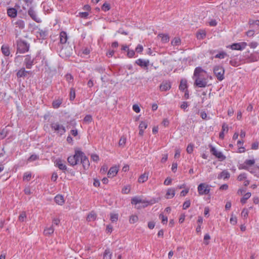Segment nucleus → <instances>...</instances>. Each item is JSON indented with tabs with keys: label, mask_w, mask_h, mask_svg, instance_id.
Returning a JSON list of instances; mask_svg holds the SVG:
<instances>
[{
	"label": "nucleus",
	"mask_w": 259,
	"mask_h": 259,
	"mask_svg": "<svg viewBox=\"0 0 259 259\" xmlns=\"http://www.w3.org/2000/svg\"><path fill=\"white\" fill-rule=\"evenodd\" d=\"M63 122V120H60L59 121L56 120L52 121L50 124L52 131L60 136L64 134L66 130Z\"/></svg>",
	"instance_id": "f257e3e1"
},
{
	"label": "nucleus",
	"mask_w": 259,
	"mask_h": 259,
	"mask_svg": "<svg viewBox=\"0 0 259 259\" xmlns=\"http://www.w3.org/2000/svg\"><path fill=\"white\" fill-rule=\"evenodd\" d=\"M82 152L79 150H75V154L73 156H70L67 158L68 163L71 165H75L79 161L81 156Z\"/></svg>",
	"instance_id": "f03ea898"
},
{
	"label": "nucleus",
	"mask_w": 259,
	"mask_h": 259,
	"mask_svg": "<svg viewBox=\"0 0 259 259\" xmlns=\"http://www.w3.org/2000/svg\"><path fill=\"white\" fill-rule=\"evenodd\" d=\"M213 72L219 80L221 81L224 79L225 70L222 66H215L213 68Z\"/></svg>",
	"instance_id": "7ed1b4c3"
},
{
	"label": "nucleus",
	"mask_w": 259,
	"mask_h": 259,
	"mask_svg": "<svg viewBox=\"0 0 259 259\" xmlns=\"http://www.w3.org/2000/svg\"><path fill=\"white\" fill-rule=\"evenodd\" d=\"M210 190L209 186L205 183H201L198 186V192L201 195L208 194Z\"/></svg>",
	"instance_id": "20e7f679"
},
{
	"label": "nucleus",
	"mask_w": 259,
	"mask_h": 259,
	"mask_svg": "<svg viewBox=\"0 0 259 259\" xmlns=\"http://www.w3.org/2000/svg\"><path fill=\"white\" fill-rule=\"evenodd\" d=\"M210 147V152L212 155L215 156L217 158L219 159L220 161H223L226 159V156L223 155V154L220 151H218L214 147L211 145Z\"/></svg>",
	"instance_id": "39448f33"
},
{
	"label": "nucleus",
	"mask_w": 259,
	"mask_h": 259,
	"mask_svg": "<svg viewBox=\"0 0 259 259\" xmlns=\"http://www.w3.org/2000/svg\"><path fill=\"white\" fill-rule=\"evenodd\" d=\"M54 165L59 169L65 171L67 169L65 162L60 158H57L54 161Z\"/></svg>",
	"instance_id": "423d86ee"
},
{
	"label": "nucleus",
	"mask_w": 259,
	"mask_h": 259,
	"mask_svg": "<svg viewBox=\"0 0 259 259\" xmlns=\"http://www.w3.org/2000/svg\"><path fill=\"white\" fill-rule=\"evenodd\" d=\"M203 73H206V71L201 67H197L194 70L193 77L195 78V79L198 78V77L200 78H204Z\"/></svg>",
	"instance_id": "0eeeda50"
},
{
	"label": "nucleus",
	"mask_w": 259,
	"mask_h": 259,
	"mask_svg": "<svg viewBox=\"0 0 259 259\" xmlns=\"http://www.w3.org/2000/svg\"><path fill=\"white\" fill-rule=\"evenodd\" d=\"M207 79L205 78H200L198 77L195 79L194 85L199 88H204L207 85Z\"/></svg>",
	"instance_id": "6e6552de"
},
{
	"label": "nucleus",
	"mask_w": 259,
	"mask_h": 259,
	"mask_svg": "<svg viewBox=\"0 0 259 259\" xmlns=\"http://www.w3.org/2000/svg\"><path fill=\"white\" fill-rule=\"evenodd\" d=\"M171 88V82L169 80H164L162 82L159 86V90L161 92L167 91Z\"/></svg>",
	"instance_id": "1a4fd4ad"
},
{
	"label": "nucleus",
	"mask_w": 259,
	"mask_h": 259,
	"mask_svg": "<svg viewBox=\"0 0 259 259\" xmlns=\"http://www.w3.org/2000/svg\"><path fill=\"white\" fill-rule=\"evenodd\" d=\"M155 202V201H151L150 202L145 201L144 200H142L141 199L137 197H134L132 199V203L133 204H137L140 203H144L145 205H143V207L147 206L149 204H152Z\"/></svg>",
	"instance_id": "9d476101"
},
{
	"label": "nucleus",
	"mask_w": 259,
	"mask_h": 259,
	"mask_svg": "<svg viewBox=\"0 0 259 259\" xmlns=\"http://www.w3.org/2000/svg\"><path fill=\"white\" fill-rule=\"evenodd\" d=\"M80 160L81 163L82 164L83 168L85 169H88L90 166L89 160L82 152Z\"/></svg>",
	"instance_id": "9b49d317"
},
{
	"label": "nucleus",
	"mask_w": 259,
	"mask_h": 259,
	"mask_svg": "<svg viewBox=\"0 0 259 259\" xmlns=\"http://www.w3.org/2000/svg\"><path fill=\"white\" fill-rule=\"evenodd\" d=\"M32 74V72L31 71L26 70L23 67L18 71L16 75L18 78H21L25 77L27 75H31Z\"/></svg>",
	"instance_id": "f8f14e48"
},
{
	"label": "nucleus",
	"mask_w": 259,
	"mask_h": 259,
	"mask_svg": "<svg viewBox=\"0 0 259 259\" xmlns=\"http://www.w3.org/2000/svg\"><path fill=\"white\" fill-rule=\"evenodd\" d=\"M28 15L35 22L40 23L41 22V19L38 17L35 12L32 9H30L28 11Z\"/></svg>",
	"instance_id": "ddd939ff"
},
{
	"label": "nucleus",
	"mask_w": 259,
	"mask_h": 259,
	"mask_svg": "<svg viewBox=\"0 0 259 259\" xmlns=\"http://www.w3.org/2000/svg\"><path fill=\"white\" fill-rule=\"evenodd\" d=\"M247 43L245 42H241L239 43H234L232 45L227 47L230 49H244L247 46Z\"/></svg>",
	"instance_id": "4468645a"
},
{
	"label": "nucleus",
	"mask_w": 259,
	"mask_h": 259,
	"mask_svg": "<svg viewBox=\"0 0 259 259\" xmlns=\"http://www.w3.org/2000/svg\"><path fill=\"white\" fill-rule=\"evenodd\" d=\"M54 200H55V202L59 205H62L65 203V200H64V197L62 195H60V194L57 195L55 197Z\"/></svg>",
	"instance_id": "2eb2a0df"
},
{
	"label": "nucleus",
	"mask_w": 259,
	"mask_h": 259,
	"mask_svg": "<svg viewBox=\"0 0 259 259\" xmlns=\"http://www.w3.org/2000/svg\"><path fill=\"white\" fill-rule=\"evenodd\" d=\"M58 53L59 56L63 58H66L70 56V50H59Z\"/></svg>",
	"instance_id": "dca6fc26"
},
{
	"label": "nucleus",
	"mask_w": 259,
	"mask_h": 259,
	"mask_svg": "<svg viewBox=\"0 0 259 259\" xmlns=\"http://www.w3.org/2000/svg\"><path fill=\"white\" fill-rule=\"evenodd\" d=\"M148 124L145 121H141L139 126V135L142 136L144 134V130L147 127Z\"/></svg>",
	"instance_id": "f3484780"
},
{
	"label": "nucleus",
	"mask_w": 259,
	"mask_h": 259,
	"mask_svg": "<svg viewBox=\"0 0 259 259\" xmlns=\"http://www.w3.org/2000/svg\"><path fill=\"white\" fill-rule=\"evenodd\" d=\"M157 37L161 38V41L163 43L167 42L169 40V36L167 34L159 33Z\"/></svg>",
	"instance_id": "a211bd4d"
},
{
	"label": "nucleus",
	"mask_w": 259,
	"mask_h": 259,
	"mask_svg": "<svg viewBox=\"0 0 259 259\" xmlns=\"http://www.w3.org/2000/svg\"><path fill=\"white\" fill-rule=\"evenodd\" d=\"M67 33L65 31H61L60 33V41L62 44H65L67 40Z\"/></svg>",
	"instance_id": "6ab92c4d"
},
{
	"label": "nucleus",
	"mask_w": 259,
	"mask_h": 259,
	"mask_svg": "<svg viewBox=\"0 0 259 259\" xmlns=\"http://www.w3.org/2000/svg\"><path fill=\"white\" fill-rule=\"evenodd\" d=\"M7 14L11 18H15L17 15V11L15 8H9L7 10Z\"/></svg>",
	"instance_id": "aec40b11"
},
{
	"label": "nucleus",
	"mask_w": 259,
	"mask_h": 259,
	"mask_svg": "<svg viewBox=\"0 0 259 259\" xmlns=\"http://www.w3.org/2000/svg\"><path fill=\"white\" fill-rule=\"evenodd\" d=\"M230 173L226 170H223L218 176L219 179H229L230 178Z\"/></svg>",
	"instance_id": "412c9836"
},
{
	"label": "nucleus",
	"mask_w": 259,
	"mask_h": 259,
	"mask_svg": "<svg viewBox=\"0 0 259 259\" xmlns=\"http://www.w3.org/2000/svg\"><path fill=\"white\" fill-rule=\"evenodd\" d=\"M33 65V61L30 58L27 57L25 60V65L27 69H31Z\"/></svg>",
	"instance_id": "4be33fe9"
},
{
	"label": "nucleus",
	"mask_w": 259,
	"mask_h": 259,
	"mask_svg": "<svg viewBox=\"0 0 259 259\" xmlns=\"http://www.w3.org/2000/svg\"><path fill=\"white\" fill-rule=\"evenodd\" d=\"M175 195V190L174 189H168L166 192L165 195V198L166 199H169L174 197Z\"/></svg>",
	"instance_id": "5701e85b"
},
{
	"label": "nucleus",
	"mask_w": 259,
	"mask_h": 259,
	"mask_svg": "<svg viewBox=\"0 0 259 259\" xmlns=\"http://www.w3.org/2000/svg\"><path fill=\"white\" fill-rule=\"evenodd\" d=\"M54 232V229L53 227L52 226L50 227L46 228L44 230V234L46 236H49L51 235L52 234H53Z\"/></svg>",
	"instance_id": "b1692460"
},
{
	"label": "nucleus",
	"mask_w": 259,
	"mask_h": 259,
	"mask_svg": "<svg viewBox=\"0 0 259 259\" xmlns=\"http://www.w3.org/2000/svg\"><path fill=\"white\" fill-rule=\"evenodd\" d=\"M254 163H255V161L253 159H252V160H251V159L246 160L244 162V163L246 165H243V166H242L241 168L247 170L248 169V167L247 166V165H252ZM239 169H241V167H239Z\"/></svg>",
	"instance_id": "393cba45"
},
{
	"label": "nucleus",
	"mask_w": 259,
	"mask_h": 259,
	"mask_svg": "<svg viewBox=\"0 0 259 259\" xmlns=\"http://www.w3.org/2000/svg\"><path fill=\"white\" fill-rule=\"evenodd\" d=\"M136 63L141 67H147L148 65L149 61L139 59L136 61Z\"/></svg>",
	"instance_id": "a878e982"
},
{
	"label": "nucleus",
	"mask_w": 259,
	"mask_h": 259,
	"mask_svg": "<svg viewBox=\"0 0 259 259\" xmlns=\"http://www.w3.org/2000/svg\"><path fill=\"white\" fill-rule=\"evenodd\" d=\"M206 36V32L203 30H199L196 33V37L199 39H203Z\"/></svg>",
	"instance_id": "bb28decb"
},
{
	"label": "nucleus",
	"mask_w": 259,
	"mask_h": 259,
	"mask_svg": "<svg viewBox=\"0 0 259 259\" xmlns=\"http://www.w3.org/2000/svg\"><path fill=\"white\" fill-rule=\"evenodd\" d=\"M96 218L97 214H96V213H95L93 211H92L88 214L87 218V220L89 222L94 221L96 219Z\"/></svg>",
	"instance_id": "cd10ccee"
},
{
	"label": "nucleus",
	"mask_w": 259,
	"mask_h": 259,
	"mask_svg": "<svg viewBox=\"0 0 259 259\" xmlns=\"http://www.w3.org/2000/svg\"><path fill=\"white\" fill-rule=\"evenodd\" d=\"M62 103V99H58L57 100H54L52 103V107L54 108L57 109L59 108L61 104Z\"/></svg>",
	"instance_id": "c85d7f7f"
},
{
	"label": "nucleus",
	"mask_w": 259,
	"mask_h": 259,
	"mask_svg": "<svg viewBox=\"0 0 259 259\" xmlns=\"http://www.w3.org/2000/svg\"><path fill=\"white\" fill-rule=\"evenodd\" d=\"M173 47L179 46L181 44V39L179 37H175L171 41Z\"/></svg>",
	"instance_id": "c756f323"
},
{
	"label": "nucleus",
	"mask_w": 259,
	"mask_h": 259,
	"mask_svg": "<svg viewBox=\"0 0 259 259\" xmlns=\"http://www.w3.org/2000/svg\"><path fill=\"white\" fill-rule=\"evenodd\" d=\"M31 173L29 171H27L24 174L23 180L24 181L28 182L31 180Z\"/></svg>",
	"instance_id": "7c9ffc66"
},
{
	"label": "nucleus",
	"mask_w": 259,
	"mask_h": 259,
	"mask_svg": "<svg viewBox=\"0 0 259 259\" xmlns=\"http://www.w3.org/2000/svg\"><path fill=\"white\" fill-rule=\"evenodd\" d=\"M8 131L6 128H5L0 131V139H4L8 135Z\"/></svg>",
	"instance_id": "2f4dec72"
},
{
	"label": "nucleus",
	"mask_w": 259,
	"mask_h": 259,
	"mask_svg": "<svg viewBox=\"0 0 259 259\" xmlns=\"http://www.w3.org/2000/svg\"><path fill=\"white\" fill-rule=\"evenodd\" d=\"M16 26L18 27L19 29H23L25 27V23L24 21L22 20H19L16 22Z\"/></svg>",
	"instance_id": "473e14b6"
},
{
	"label": "nucleus",
	"mask_w": 259,
	"mask_h": 259,
	"mask_svg": "<svg viewBox=\"0 0 259 259\" xmlns=\"http://www.w3.org/2000/svg\"><path fill=\"white\" fill-rule=\"evenodd\" d=\"M77 53L81 57H84L85 55H88L90 53V50H78Z\"/></svg>",
	"instance_id": "72a5a7b5"
},
{
	"label": "nucleus",
	"mask_w": 259,
	"mask_h": 259,
	"mask_svg": "<svg viewBox=\"0 0 259 259\" xmlns=\"http://www.w3.org/2000/svg\"><path fill=\"white\" fill-rule=\"evenodd\" d=\"M148 180V175L144 174L142 175L138 179L139 183H144Z\"/></svg>",
	"instance_id": "f704fd0d"
},
{
	"label": "nucleus",
	"mask_w": 259,
	"mask_h": 259,
	"mask_svg": "<svg viewBox=\"0 0 259 259\" xmlns=\"http://www.w3.org/2000/svg\"><path fill=\"white\" fill-rule=\"evenodd\" d=\"M251 196V193L249 192L246 193L243 197L241 199V202L243 204L245 203L246 200L250 198Z\"/></svg>",
	"instance_id": "c9c22d12"
},
{
	"label": "nucleus",
	"mask_w": 259,
	"mask_h": 259,
	"mask_svg": "<svg viewBox=\"0 0 259 259\" xmlns=\"http://www.w3.org/2000/svg\"><path fill=\"white\" fill-rule=\"evenodd\" d=\"M26 218V213L25 211H22L20 213L19 217L18 220L20 222H24Z\"/></svg>",
	"instance_id": "e433bc0d"
},
{
	"label": "nucleus",
	"mask_w": 259,
	"mask_h": 259,
	"mask_svg": "<svg viewBox=\"0 0 259 259\" xmlns=\"http://www.w3.org/2000/svg\"><path fill=\"white\" fill-rule=\"evenodd\" d=\"M187 88V81L185 80H182L179 86V89L184 91Z\"/></svg>",
	"instance_id": "4c0bfd02"
},
{
	"label": "nucleus",
	"mask_w": 259,
	"mask_h": 259,
	"mask_svg": "<svg viewBox=\"0 0 259 259\" xmlns=\"http://www.w3.org/2000/svg\"><path fill=\"white\" fill-rule=\"evenodd\" d=\"M112 253L109 250H105L103 255L104 259H111Z\"/></svg>",
	"instance_id": "58836bf2"
},
{
	"label": "nucleus",
	"mask_w": 259,
	"mask_h": 259,
	"mask_svg": "<svg viewBox=\"0 0 259 259\" xmlns=\"http://www.w3.org/2000/svg\"><path fill=\"white\" fill-rule=\"evenodd\" d=\"M138 221V217L136 215H132L130 218V223L134 224Z\"/></svg>",
	"instance_id": "ea45409f"
},
{
	"label": "nucleus",
	"mask_w": 259,
	"mask_h": 259,
	"mask_svg": "<svg viewBox=\"0 0 259 259\" xmlns=\"http://www.w3.org/2000/svg\"><path fill=\"white\" fill-rule=\"evenodd\" d=\"M227 54L224 52H221V53L217 54L214 57L216 58L223 59L227 56Z\"/></svg>",
	"instance_id": "a19ab883"
},
{
	"label": "nucleus",
	"mask_w": 259,
	"mask_h": 259,
	"mask_svg": "<svg viewBox=\"0 0 259 259\" xmlns=\"http://www.w3.org/2000/svg\"><path fill=\"white\" fill-rule=\"evenodd\" d=\"M110 9V5L107 3H104L101 7V9L104 12L109 10Z\"/></svg>",
	"instance_id": "79ce46f5"
},
{
	"label": "nucleus",
	"mask_w": 259,
	"mask_h": 259,
	"mask_svg": "<svg viewBox=\"0 0 259 259\" xmlns=\"http://www.w3.org/2000/svg\"><path fill=\"white\" fill-rule=\"evenodd\" d=\"M75 98V92L74 89H71L70 91V100H73Z\"/></svg>",
	"instance_id": "37998d69"
},
{
	"label": "nucleus",
	"mask_w": 259,
	"mask_h": 259,
	"mask_svg": "<svg viewBox=\"0 0 259 259\" xmlns=\"http://www.w3.org/2000/svg\"><path fill=\"white\" fill-rule=\"evenodd\" d=\"M131 188L129 185L124 186L122 189V193L123 194H128L130 191Z\"/></svg>",
	"instance_id": "c03bdc74"
},
{
	"label": "nucleus",
	"mask_w": 259,
	"mask_h": 259,
	"mask_svg": "<svg viewBox=\"0 0 259 259\" xmlns=\"http://www.w3.org/2000/svg\"><path fill=\"white\" fill-rule=\"evenodd\" d=\"M126 142V138L125 137H121L119 141L118 145L120 147H123Z\"/></svg>",
	"instance_id": "a18cd8bd"
},
{
	"label": "nucleus",
	"mask_w": 259,
	"mask_h": 259,
	"mask_svg": "<svg viewBox=\"0 0 259 259\" xmlns=\"http://www.w3.org/2000/svg\"><path fill=\"white\" fill-rule=\"evenodd\" d=\"M83 120L85 122H91L92 121V117L90 115H87L84 117Z\"/></svg>",
	"instance_id": "49530a36"
},
{
	"label": "nucleus",
	"mask_w": 259,
	"mask_h": 259,
	"mask_svg": "<svg viewBox=\"0 0 259 259\" xmlns=\"http://www.w3.org/2000/svg\"><path fill=\"white\" fill-rule=\"evenodd\" d=\"M91 159L95 162H98L99 160V157L96 154H92L91 156Z\"/></svg>",
	"instance_id": "de8ad7c7"
},
{
	"label": "nucleus",
	"mask_w": 259,
	"mask_h": 259,
	"mask_svg": "<svg viewBox=\"0 0 259 259\" xmlns=\"http://www.w3.org/2000/svg\"><path fill=\"white\" fill-rule=\"evenodd\" d=\"M193 145L192 144H190L188 145V146H187V153H192L193 151Z\"/></svg>",
	"instance_id": "09e8293b"
},
{
	"label": "nucleus",
	"mask_w": 259,
	"mask_h": 259,
	"mask_svg": "<svg viewBox=\"0 0 259 259\" xmlns=\"http://www.w3.org/2000/svg\"><path fill=\"white\" fill-rule=\"evenodd\" d=\"M65 78H66V80L68 82H71L73 80V76L70 74H67L65 75Z\"/></svg>",
	"instance_id": "8fccbe9b"
},
{
	"label": "nucleus",
	"mask_w": 259,
	"mask_h": 259,
	"mask_svg": "<svg viewBox=\"0 0 259 259\" xmlns=\"http://www.w3.org/2000/svg\"><path fill=\"white\" fill-rule=\"evenodd\" d=\"M135 52L134 50H127V55L128 57H133L135 55Z\"/></svg>",
	"instance_id": "3c124183"
},
{
	"label": "nucleus",
	"mask_w": 259,
	"mask_h": 259,
	"mask_svg": "<svg viewBox=\"0 0 259 259\" xmlns=\"http://www.w3.org/2000/svg\"><path fill=\"white\" fill-rule=\"evenodd\" d=\"M190 204H191V202H190V200H187L185 202H184L183 205V209H186L187 208H188L190 206Z\"/></svg>",
	"instance_id": "603ef678"
},
{
	"label": "nucleus",
	"mask_w": 259,
	"mask_h": 259,
	"mask_svg": "<svg viewBox=\"0 0 259 259\" xmlns=\"http://www.w3.org/2000/svg\"><path fill=\"white\" fill-rule=\"evenodd\" d=\"M159 218L161 219L162 223L163 224H166L167 223V217H165L162 214H160L159 215Z\"/></svg>",
	"instance_id": "864d4df0"
},
{
	"label": "nucleus",
	"mask_w": 259,
	"mask_h": 259,
	"mask_svg": "<svg viewBox=\"0 0 259 259\" xmlns=\"http://www.w3.org/2000/svg\"><path fill=\"white\" fill-rule=\"evenodd\" d=\"M246 178V174L243 173V174H240L238 176V177L237 178V179H238V180H239L240 181H241L243 180L244 179H245Z\"/></svg>",
	"instance_id": "5fc2aeb1"
},
{
	"label": "nucleus",
	"mask_w": 259,
	"mask_h": 259,
	"mask_svg": "<svg viewBox=\"0 0 259 259\" xmlns=\"http://www.w3.org/2000/svg\"><path fill=\"white\" fill-rule=\"evenodd\" d=\"M38 159V157L36 155H32L30 156V157L28 158V160L29 161H33Z\"/></svg>",
	"instance_id": "6e6d98bb"
},
{
	"label": "nucleus",
	"mask_w": 259,
	"mask_h": 259,
	"mask_svg": "<svg viewBox=\"0 0 259 259\" xmlns=\"http://www.w3.org/2000/svg\"><path fill=\"white\" fill-rule=\"evenodd\" d=\"M249 24L250 25H256L259 26V20H249Z\"/></svg>",
	"instance_id": "4d7b16f0"
},
{
	"label": "nucleus",
	"mask_w": 259,
	"mask_h": 259,
	"mask_svg": "<svg viewBox=\"0 0 259 259\" xmlns=\"http://www.w3.org/2000/svg\"><path fill=\"white\" fill-rule=\"evenodd\" d=\"M133 109L136 113H139L140 112V108L137 104H135L133 106Z\"/></svg>",
	"instance_id": "13d9d810"
},
{
	"label": "nucleus",
	"mask_w": 259,
	"mask_h": 259,
	"mask_svg": "<svg viewBox=\"0 0 259 259\" xmlns=\"http://www.w3.org/2000/svg\"><path fill=\"white\" fill-rule=\"evenodd\" d=\"M210 237L209 234H206L204 235V243L205 244L207 245L208 244V242H207V240L210 239Z\"/></svg>",
	"instance_id": "bf43d9fd"
},
{
	"label": "nucleus",
	"mask_w": 259,
	"mask_h": 259,
	"mask_svg": "<svg viewBox=\"0 0 259 259\" xmlns=\"http://www.w3.org/2000/svg\"><path fill=\"white\" fill-rule=\"evenodd\" d=\"M79 15L81 18H86L89 16V13L88 12H80Z\"/></svg>",
	"instance_id": "052dcab7"
},
{
	"label": "nucleus",
	"mask_w": 259,
	"mask_h": 259,
	"mask_svg": "<svg viewBox=\"0 0 259 259\" xmlns=\"http://www.w3.org/2000/svg\"><path fill=\"white\" fill-rule=\"evenodd\" d=\"M230 222L232 224L235 225L237 223V218L232 216L230 220Z\"/></svg>",
	"instance_id": "680f3d73"
},
{
	"label": "nucleus",
	"mask_w": 259,
	"mask_h": 259,
	"mask_svg": "<svg viewBox=\"0 0 259 259\" xmlns=\"http://www.w3.org/2000/svg\"><path fill=\"white\" fill-rule=\"evenodd\" d=\"M57 179H58L57 174L56 172H53L52 175V177H51L52 181H53L54 182H56V180H57Z\"/></svg>",
	"instance_id": "e2e57ef3"
},
{
	"label": "nucleus",
	"mask_w": 259,
	"mask_h": 259,
	"mask_svg": "<svg viewBox=\"0 0 259 259\" xmlns=\"http://www.w3.org/2000/svg\"><path fill=\"white\" fill-rule=\"evenodd\" d=\"M241 215L242 217L246 218L248 216V211L247 210L244 209L241 212Z\"/></svg>",
	"instance_id": "0e129e2a"
},
{
	"label": "nucleus",
	"mask_w": 259,
	"mask_h": 259,
	"mask_svg": "<svg viewBox=\"0 0 259 259\" xmlns=\"http://www.w3.org/2000/svg\"><path fill=\"white\" fill-rule=\"evenodd\" d=\"M228 129L229 128L228 125L226 123H224L222 125V131H223L224 133L225 132L227 133L228 131Z\"/></svg>",
	"instance_id": "69168bd1"
},
{
	"label": "nucleus",
	"mask_w": 259,
	"mask_h": 259,
	"mask_svg": "<svg viewBox=\"0 0 259 259\" xmlns=\"http://www.w3.org/2000/svg\"><path fill=\"white\" fill-rule=\"evenodd\" d=\"M189 188H187L185 190H183L180 193L181 196H185L189 192Z\"/></svg>",
	"instance_id": "338daca9"
},
{
	"label": "nucleus",
	"mask_w": 259,
	"mask_h": 259,
	"mask_svg": "<svg viewBox=\"0 0 259 259\" xmlns=\"http://www.w3.org/2000/svg\"><path fill=\"white\" fill-rule=\"evenodd\" d=\"M171 181L170 178H167L164 182V184L165 185H169L171 184Z\"/></svg>",
	"instance_id": "774afa93"
}]
</instances>
